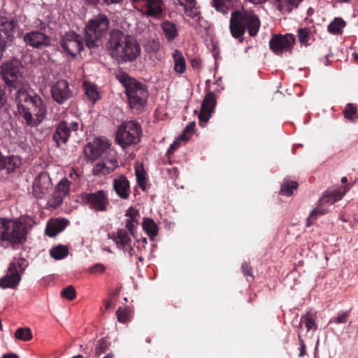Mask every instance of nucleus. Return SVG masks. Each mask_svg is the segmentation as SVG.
Instances as JSON below:
<instances>
[{
    "instance_id": "nucleus-29",
    "label": "nucleus",
    "mask_w": 358,
    "mask_h": 358,
    "mask_svg": "<svg viewBox=\"0 0 358 358\" xmlns=\"http://www.w3.org/2000/svg\"><path fill=\"white\" fill-rule=\"evenodd\" d=\"M3 163L5 165L2 167L6 169L8 172H13L15 169L20 167L22 165V159L19 156L11 155L9 157H4Z\"/></svg>"
},
{
    "instance_id": "nucleus-48",
    "label": "nucleus",
    "mask_w": 358,
    "mask_h": 358,
    "mask_svg": "<svg viewBox=\"0 0 358 358\" xmlns=\"http://www.w3.org/2000/svg\"><path fill=\"white\" fill-rule=\"evenodd\" d=\"M136 176L138 185L143 190H144L146 185V177L144 170L136 169Z\"/></svg>"
},
{
    "instance_id": "nucleus-28",
    "label": "nucleus",
    "mask_w": 358,
    "mask_h": 358,
    "mask_svg": "<svg viewBox=\"0 0 358 358\" xmlns=\"http://www.w3.org/2000/svg\"><path fill=\"white\" fill-rule=\"evenodd\" d=\"M115 169V165L109 166V164L101 160L94 166L92 174L96 176H103L112 173Z\"/></svg>"
},
{
    "instance_id": "nucleus-8",
    "label": "nucleus",
    "mask_w": 358,
    "mask_h": 358,
    "mask_svg": "<svg viewBox=\"0 0 358 358\" xmlns=\"http://www.w3.org/2000/svg\"><path fill=\"white\" fill-rule=\"evenodd\" d=\"M141 126L134 122L128 121L122 123L118 127L115 141L123 149L137 144L141 139Z\"/></svg>"
},
{
    "instance_id": "nucleus-16",
    "label": "nucleus",
    "mask_w": 358,
    "mask_h": 358,
    "mask_svg": "<svg viewBox=\"0 0 358 358\" xmlns=\"http://www.w3.org/2000/svg\"><path fill=\"white\" fill-rule=\"evenodd\" d=\"M52 183L48 173L41 172L34 179L32 194L36 199H42L52 189Z\"/></svg>"
},
{
    "instance_id": "nucleus-15",
    "label": "nucleus",
    "mask_w": 358,
    "mask_h": 358,
    "mask_svg": "<svg viewBox=\"0 0 358 358\" xmlns=\"http://www.w3.org/2000/svg\"><path fill=\"white\" fill-rule=\"evenodd\" d=\"M294 43L295 36L293 34L275 35L269 41V47L275 55H281L283 51L290 50Z\"/></svg>"
},
{
    "instance_id": "nucleus-42",
    "label": "nucleus",
    "mask_w": 358,
    "mask_h": 358,
    "mask_svg": "<svg viewBox=\"0 0 358 358\" xmlns=\"http://www.w3.org/2000/svg\"><path fill=\"white\" fill-rule=\"evenodd\" d=\"M70 184L71 182L66 178H63L57 185L55 189L62 193V195L66 196L69 193Z\"/></svg>"
},
{
    "instance_id": "nucleus-1",
    "label": "nucleus",
    "mask_w": 358,
    "mask_h": 358,
    "mask_svg": "<svg viewBox=\"0 0 358 358\" xmlns=\"http://www.w3.org/2000/svg\"><path fill=\"white\" fill-rule=\"evenodd\" d=\"M105 49L120 64L135 62L141 52V45L135 37L119 29H113L109 32Z\"/></svg>"
},
{
    "instance_id": "nucleus-41",
    "label": "nucleus",
    "mask_w": 358,
    "mask_h": 358,
    "mask_svg": "<svg viewBox=\"0 0 358 358\" xmlns=\"http://www.w3.org/2000/svg\"><path fill=\"white\" fill-rule=\"evenodd\" d=\"M117 320L121 323H126L130 320V310L127 308L120 307L116 311Z\"/></svg>"
},
{
    "instance_id": "nucleus-20",
    "label": "nucleus",
    "mask_w": 358,
    "mask_h": 358,
    "mask_svg": "<svg viewBox=\"0 0 358 358\" xmlns=\"http://www.w3.org/2000/svg\"><path fill=\"white\" fill-rule=\"evenodd\" d=\"M51 96L59 104L66 102L72 96L68 83L64 80H60L54 83L51 87Z\"/></svg>"
},
{
    "instance_id": "nucleus-30",
    "label": "nucleus",
    "mask_w": 358,
    "mask_h": 358,
    "mask_svg": "<svg viewBox=\"0 0 358 358\" xmlns=\"http://www.w3.org/2000/svg\"><path fill=\"white\" fill-rule=\"evenodd\" d=\"M142 227L152 240L158 234V227L152 218L145 217L142 222Z\"/></svg>"
},
{
    "instance_id": "nucleus-56",
    "label": "nucleus",
    "mask_w": 358,
    "mask_h": 358,
    "mask_svg": "<svg viewBox=\"0 0 358 358\" xmlns=\"http://www.w3.org/2000/svg\"><path fill=\"white\" fill-rule=\"evenodd\" d=\"M180 146V143L178 141H174L169 147V148L167 150L166 154L168 155H170L174 152L176 150H177Z\"/></svg>"
},
{
    "instance_id": "nucleus-3",
    "label": "nucleus",
    "mask_w": 358,
    "mask_h": 358,
    "mask_svg": "<svg viewBox=\"0 0 358 358\" xmlns=\"http://www.w3.org/2000/svg\"><path fill=\"white\" fill-rule=\"evenodd\" d=\"M119 82L124 87L129 108L136 113H141L148 103L149 92L145 85L130 77L124 71L116 74Z\"/></svg>"
},
{
    "instance_id": "nucleus-31",
    "label": "nucleus",
    "mask_w": 358,
    "mask_h": 358,
    "mask_svg": "<svg viewBox=\"0 0 358 358\" xmlns=\"http://www.w3.org/2000/svg\"><path fill=\"white\" fill-rule=\"evenodd\" d=\"M176 3L182 6L185 8V13L191 17H194L197 16L199 13L196 8V0H175Z\"/></svg>"
},
{
    "instance_id": "nucleus-10",
    "label": "nucleus",
    "mask_w": 358,
    "mask_h": 358,
    "mask_svg": "<svg viewBox=\"0 0 358 358\" xmlns=\"http://www.w3.org/2000/svg\"><path fill=\"white\" fill-rule=\"evenodd\" d=\"M27 265V261L23 258L14 259L8 266L7 273L0 278V287H16L21 280V273L24 271Z\"/></svg>"
},
{
    "instance_id": "nucleus-61",
    "label": "nucleus",
    "mask_w": 358,
    "mask_h": 358,
    "mask_svg": "<svg viewBox=\"0 0 358 358\" xmlns=\"http://www.w3.org/2000/svg\"><path fill=\"white\" fill-rule=\"evenodd\" d=\"M104 306H105V310H108L110 308V306H111L110 301H104Z\"/></svg>"
},
{
    "instance_id": "nucleus-25",
    "label": "nucleus",
    "mask_w": 358,
    "mask_h": 358,
    "mask_svg": "<svg viewBox=\"0 0 358 358\" xmlns=\"http://www.w3.org/2000/svg\"><path fill=\"white\" fill-rule=\"evenodd\" d=\"M161 28L168 41H173L178 36V31L175 23L164 20L161 24Z\"/></svg>"
},
{
    "instance_id": "nucleus-54",
    "label": "nucleus",
    "mask_w": 358,
    "mask_h": 358,
    "mask_svg": "<svg viewBox=\"0 0 358 358\" xmlns=\"http://www.w3.org/2000/svg\"><path fill=\"white\" fill-rule=\"evenodd\" d=\"M241 268L245 275L252 276V269L248 263L244 262L242 264Z\"/></svg>"
},
{
    "instance_id": "nucleus-35",
    "label": "nucleus",
    "mask_w": 358,
    "mask_h": 358,
    "mask_svg": "<svg viewBox=\"0 0 358 358\" xmlns=\"http://www.w3.org/2000/svg\"><path fill=\"white\" fill-rule=\"evenodd\" d=\"M315 320L316 313L310 311L301 317V322L304 323L308 331L311 329H317V326L315 323Z\"/></svg>"
},
{
    "instance_id": "nucleus-9",
    "label": "nucleus",
    "mask_w": 358,
    "mask_h": 358,
    "mask_svg": "<svg viewBox=\"0 0 358 358\" xmlns=\"http://www.w3.org/2000/svg\"><path fill=\"white\" fill-rule=\"evenodd\" d=\"M346 187L325 192L318 201V206L314 208L307 219V226L311 224L312 220H316L319 215H323L328 212L327 206L341 200L347 192Z\"/></svg>"
},
{
    "instance_id": "nucleus-58",
    "label": "nucleus",
    "mask_w": 358,
    "mask_h": 358,
    "mask_svg": "<svg viewBox=\"0 0 358 358\" xmlns=\"http://www.w3.org/2000/svg\"><path fill=\"white\" fill-rule=\"evenodd\" d=\"M70 178L76 181L79 178V174L76 171V170L73 169L70 173Z\"/></svg>"
},
{
    "instance_id": "nucleus-18",
    "label": "nucleus",
    "mask_w": 358,
    "mask_h": 358,
    "mask_svg": "<svg viewBox=\"0 0 358 358\" xmlns=\"http://www.w3.org/2000/svg\"><path fill=\"white\" fill-rule=\"evenodd\" d=\"M110 144L106 140L96 138L93 143H89L84 148V155L87 160L94 161L109 149Z\"/></svg>"
},
{
    "instance_id": "nucleus-47",
    "label": "nucleus",
    "mask_w": 358,
    "mask_h": 358,
    "mask_svg": "<svg viewBox=\"0 0 358 358\" xmlns=\"http://www.w3.org/2000/svg\"><path fill=\"white\" fill-rule=\"evenodd\" d=\"M350 316V310L343 312L338 314L337 317H332L329 322V324H345L347 322L348 319Z\"/></svg>"
},
{
    "instance_id": "nucleus-63",
    "label": "nucleus",
    "mask_w": 358,
    "mask_h": 358,
    "mask_svg": "<svg viewBox=\"0 0 358 358\" xmlns=\"http://www.w3.org/2000/svg\"><path fill=\"white\" fill-rule=\"evenodd\" d=\"M347 182H348V179H347V178H346V177H343V178H341V182H342V183H346Z\"/></svg>"
},
{
    "instance_id": "nucleus-4",
    "label": "nucleus",
    "mask_w": 358,
    "mask_h": 358,
    "mask_svg": "<svg viewBox=\"0 0 358 358\" xmlns=\"http://www.w3.org/2000/svg\"><path fill=\"white\" fill-rule=\"evenodd\" d=\"M260 27V20L257 15L252 12L246 10H235L231 13L229 30L231 36L238 39L239 42L243 41V36L248 30L250 36H255Z\"/></svg>"
},
{
    "instance_id": "nucleus-57",
    "label": "nucleus",
    "mask_w": 358,
    "mask_h": 358,
    "mask_svg": "<svg viewBox=\"0 0 358 358\" xmlns=\"http://www.w3.org/2000/svg\"><path fill=\"white\" fill-rule=\"evenodd\" d=\"M192 68L199 69L201 67V59L199 58H193L190 60Z\"/></svg>"
},
{
    "instance_id": "nucleus-21",
    "label": "nucleus",
    "mask_w": 358,
    "mask_h": 358,
    "mask_svg": "<svg viewBox=\"0 0 358 358\" xmlns=\"http://www.w3.org/2000/svg\"><path fill=\"white\" fill-rule=\"evenodd\" d=\"M136 9H141L148 15L156 16L162 12L161 0H132Z\"/></svg>"
},
{
    "instance_id": "nucleus-26",
    "label": "nucleus",
    "mask_w": 358,
    "mask_h": 358,
    "mask_svg": "<svg viewBox=\"0 0 358 358\" xmlns=\"http://www.w3.org/2000/svg\"><path fill=\"white\" fill-rule=\"evenodd\" d=\"M172 56L174 61V71L179 74L184 73L186 71V62L181 51L175 50Z\"/></svg>"
},
{
    "instance_id": "nucleus-37",
    "label": "nucleus",
    "mask_w": 358,
    "mask_h": 358,
    "mask_svg": "<svg viewBox=\"0 0 358 358\" xmlns=\"http://www.w3.org/2000/svg\"><path fill=\"white\" fill-rule=\"evenodd\" d=\"M345 26V22L339 17H336L329 24L328 31L333 34H341L343 28Z\"/></svg>"
},
{
    "instance_id": "nucleus-6",
    "label": "nucleus",
    "mask_w": 358,
    "mask_h": 358,
    "mask_svg": "<svg viewBox=\"0 0 358 358\" xmlns=\"http://www.w3.org/2000/svg\"><path fill=\"white\" fill-rule=\"evenodd\" d=\"M1 76L5 82L6 90L10 95L24 89H29V85L23 76V66L17 59H13L1 66Z\"/></svg>"
},
{
    "instance_id": "nucleus-13",
    "label": "nucleus",
    "mask_w": 358,
    "mask_h": 358,
    "mask_svg": "<svg viewBox=\"0 0 358 358\" xmlns=\"http://www.w3.org/2000/svg\"><path fill=\"white\" fill-rule=\"evenodd\" d=\"M79 129V122L76 121L69 122L63 120L55 126V130L52 134V141L57 148L65 145L72 131H77Z\"/></svg>"
},
{
    "instance_id": "nucleus-7",
    "label": "nucleus",
    "mask_w": 358,
    "mask_h": 358,
    "mask_svg": "<svg viewBox=\"0 0 358 358\" xmlns=\"http://www.w3.org/2000/svg\"><path fill=\"white\" fill-rule=\"evenodd\" d=\"M110 21L105 15H99L90 20L85 26V43L87 48L92 50L99 48L103 43L109 29Z\"/></svg>"
},
{
    "instance_id": "nucleus-19",
    "label": "nucleus",
    "mask_w": 358,
    "mask_h": 358,
    "mask_svg": "<svg viewBox=\"0 0 358 358\" xmlns=\"http://www.w3.org/2000/svg\"><path fill=\"white\" fill-rule=\"evenodd\" d=\"M216 105V98L213 92H208L201 104L200 113L199 115V124L204 127L211 117L214 108Z\"/></svg>"
},
{
    "instance_id": "nucleus-40",
    "label": "nucleus",
    "mask_w": 358,
    "mask_h": 358,
    "mask_svg": "<svg viewBox=\"0 0 358 358\" xmlns=\"http://www.w3.org/2000/svg\"><path fill=\"white\" fill-rule=\"evenodd\" d=\"M104 153L105 155L101 160L105 163L109 164V166L115 165V168L116 169L118 166V163L115 152L109 148Z\"/></svg>"
},
{
    "instance_id": "nucleus-44",
    "label": "nucleus",
    "mask_w": 358,
    "mask_h": 358,
    "mask_svg": "<svg viewBox=\"0 0 358 358\" xmlns=\"http://www.w3.org/2000/svg\"><path fill=\"white\" fill-rule=\"evenodd\" d=\"M310 31L308 28H300L298 29V38L301 44L307 45L310 39Z\"/></svg>"
},
{
    "instance_id": "nucleus-52",
    "label": "nucleus",
    "mask_w": 358,
    "mask_h": 358,
    "mask_svg": "<svg viewBox=\"0 0 358 358\" xmlns=\"http://www.w3.org/2000/svg\"><path fill=\"white\" fill-rule=\"evenodd\" d=\"M298 339H299V357H303L306 353V344H305V342L303 341V339L302 338V336L301 335L300 333L298 334Z\"/></svg>"
},
{
    "instance_id": "nucleus-43",
    "label": "nucleus",
    "mask_w": 358,
    "mask_h": 358,
    "mask_svg": "<svg viewBox=\"0 0 358 358\" xmlns=\"http://www.w3.org/2000/svg\"><path fill=\"white\" fill-rule=\"evenodd\" d=\"M64 197V195H62V193L55 189L52 194L51 200L49 201L50 205L53 208L59 206L62 203Z\"/></svg>"
},
{
    "instance_id": "nucleus-27",
    "label": "nucleus",
    "mask_w": 358,
    "mask_h": 358,
    "mask_svg": "<svg viewBox=\"0 0 358 358\" xmlns=\"http://www.w3.org/2000/svg\"><path fill=\"white\" fill-rule=\"evenodd\" d=\"M278 9L282 13H290L302 0H275Z\"/></svg>"
},
{
    "instance_id": "nucleus-33",
    "label": "nucleus",
    "mask_w": 358,
    "mask_h": 358,
    "mask_svg": "<svg viewBox=\"0 0 358 358\" xmlns=\"http://www.w3.org/2000/svg\"><path fill=\"white\" fill-rule=\"evenodd\" d=\"M345 118L352 122H355L358 119V109L355 104L348 103L343 111Z\"/></svg>"
},
{
    "instance_id": "nucleus-12",
    "label": "nucleus",
    "mask_w": 358,
    "mask_h": 358,
    "mask_svg": "<svg viewBox=\"0 0 358 358\" xmlns=\"http://www.w3.org/2000/svg\"><path fill=\"white\" fill-rule=\"evenodd\" d=\"M17 26V20L5 17H0V59L8 46L11 45Z\"/></svg>"
},
{
    "instance_id": "nucleus-60",
    "label": "nucleus",
    "mask_w": 358,
    "mask_h": 358,
    "mask_svg": "<svg viewBox=\"0 0 358 358\" xmlns=\"http://www.w3.org/2000/svg\"><path fill=\"white\" fill-rule=\"evenodd\" d=\"M103 1L107 4H110V3H120L122 0H103Z\"/></svg>"
},
{
    "instance_id": "nucleus-55",
    "label": "nucleus",
    "mask_w": 358,
    "mask_h": 358,
    "mask_svg": "<svg viewBox=\"0 0 358 358\" xmlns=\"http://www.w3.org/2000/svg\"><path fill=\"white\" fill-rule=\"evenodd\" d=\"M213 6L215 8L216 10L220 12L223 14H226V7H223V6H220L219 3V0H213Z\"/></svg>"
},
{
    "instance_id": "nucleus-38",
    "label": "nucleus",
    "mask_w": 358,
    "mask_h": 358,
    "mask_svg": "<svg viewBox=\"0 0 358 358\" xmlns=\"http://www.w3.org/2000/svg\"><path fill=\"white\" fill-rule=\"evenodd\" d=\"M15 338L23 341H29L32 338V332L29 327H20L15 333Z\"/></svg>"
},
{
    "instance_id": "nucleus-51",
    "label": "nucleus",
    "mask_w": 358,
    "mask_h": 358,
    "mask_svg": "<svg viewBox=\"0 0 358 358\" xmlns=\"http://www.w3.org/2000/svg\"><path fill=\"white\" fill-rule=\"evenodd\" d=\"M138 225V222H135L129 220H126L125 227L127 230L129 232V234L133 236H135V231Z\"/></svg>"
},
{
    "instance_id": "nucleus-62",
    "label": "nucleus",
    "mask_w": 358,
    "mask_h": 358,
    "mask_svg": "<svg viewBox=\"0 0 358 358\" xmlns=\"http://www.w3.org/2000/svg\"><path fill=\"white\" fill-rule=\"evenodd\" d=\"M87 1L92 5H96L99 0H87Z\"/></svg>"
},
{
    "instance_id": "nucleus-17",
    "label": "nucleus",
    "mask_w": 358,
    "mask_h": 358,
    "mask_svg": "<svg viewBox=\"0 0 358 358\" xmlns=\"http://www.w3.org/2000/svg\"><path fill=\"white\" fill-rule=\"evenodd\" d=\"M23 39L27 45L36 49H43L51 43L50 37L41 30L26 33Z\"/></svg>"
},
{
    "instance_id": "nucleus-14",
    "label": "nucleus",
    "mask_w": 358,
    "mask_h": 358,
    "mask_svg": "<svg viewBox=\"0 0 358 358\" xmlns=\"http://www.w3.org/2000/svg\"><path fill=\"white\" fill-rule=\"evenodd\" d=\"M60 46L66 54L76 57L84 48L83 38L74 31L67 32L61 38Z\"/></svg>"
},
{
    "instance_id": "nucleus-46",
    "label": "nucleus",
    "mask_w": 358,
    "mask_h": 358,
    "mask_svg": "<svg viewBox=\"0 0 358 358\" xmlns=\"http://www.w3.org/2000/svg\"><path fill=\"white\" fill-rule=\"evenodd\" d=\"M195 125V122L189 123L184 129L182 135L180 136V139L183 141L188 140L194 132Z\"/></svg>"
},
{
    "instance_id": "nucleus-2",
    "label": "nucleus",
    "mask_w": 358,
    "mask_h": 358,
    "mask_svg": "<svg viewBox=\"0 0 358 358\" xmlns=\"http://www.w3.org/2000/svg\"><path fill=\"white\" fill-rule=\"evenodd\" d=\"M11 96L16 103L19 117L26 126L36 127L42 123L47 115V107L40 96L24 89Z\"/></svg>"
},
{
    "instance_id": "nucleus-24",
    "label": "nucleus",
    "mask_w": 358,
    "mask_h": 358,
    "mask_svg": "<svg viewBox=\"0 0 358 358\" xmlns=\"http://www.w3.org/2000/svg\"><path fill=\"white\" fill-rule=\"evenodd\" d=\"M67 222H68L65 220H56L49 222L45 228V234L49 237L55 236L65 229L67 225Z\"/></svg>"
},
{
    "instance_id": "nucleus-22",
    "label": "nucleus",
    "mask_w": 358,
    "mask_h": 358,
    "mask_svg": "<svg viewBox=\"0 0 358 358\" xmlns=\"http://www.w3.org/2000/svg\"><path fill=\"white\" fill-rule=\"evenodd\" d=\"M113 189L122 199H127L131 194L130 182L124 175L113 179Z\"/></svg>"
},
{
    "instance_id": "nucleus-39",
    "label": "nucleus",
    "mask_w": 358,
    "mask_h": 358,
    "mask_svg": "<svg viewBox=\"0 0 358 358\" xmlns=\"http://www.w3.org/2000/svg\"><path fill=\"white\" fill-rule=\"evenodd\" d=\"M110 346V342L106 338H102L98 341L95 348V356L99 357L101 354L106 352Z\"/></svg>"
},
{
    "instance_id": "nucleus-64",
    "label": "nucleus",
    "mask_w": 358,
    "mask_h": 358,
    "mask_svg": "<svg viewBox=\"0 0 358 358\" xmlns=\"http://www.w3.org/2000/svg\"><path fill=\"white\" fill-rule=\"evenodd\" d=\"M141 241H142V243H143V245L147 244V243H148V242H147V239H146V238H143L141 240Z\"/></svg>"
},
{
    "instance_id": "nucleus-59",
    "label": "nucleus",
    "mask_w": 358,
    "mask_h": 358,
    "mask_svg": "<svg viewBox=\"0 0 358 358\" xmlns=\"http://www.w3.org/2000/svg\"><path fill=\"white\" fill-rule=\"evenodd\" d=\"M1 358H19L16 355L14 354H5Z\"/></svg>"
},
{
    "instance_id": "nucleus-36",
    "label": "nucleus",
    "mask_w": 358,
    "mask_h": 358,
    "mask_svg": "<svg viewBox=\"0 0 358 358\" xmlns=\"http://www.w3.org/2000/svg\"><path fill=\"white\" fill-rule=\"evenodd\" d=\"M299 184L296 181L285 180L281 185L280 194L284 196H289L292 194L293 190L296 189Z\"/></svg>"
},
{
    "instance_id": "nucleus-11",
    "label": "nucleus",
    "mask_w": 358,
    "mask_h": 358,
    "mask_svg": "<svg viewBox=\"0 0 358 358\" xmlns=\"http://www.w3.org/2000/svg\"><path fill=\"white\" fill-rule=\"evenodd\" d=\"M81 199L85 205L95 211H106L110 205L107 192L102 189L92 193H83Z\"/></svg>"
},
{
    "instance_id": "nucleus-49",
    "label": "nucleus",
    "mask_w": 358,
    "mask_h": 358,
    "mask_svg": "<svg viewBox=\"0 0 358 358\" xmlns=\"http://www.w3.org/2000/svg\"><path fill=\"white\" fill-rule=\"evenodd\" d=\"M125 216L128 217L127 220L138 222L140 217L139 212L133 207L129 208L125 213Z\"/></svg>"
},
{
    "instance_id": "nucleus-34",
    "label": "nucleus",
    "mask_w": 358,
    "mask_h": 358,
    "mask_svg": "<svg viewBox=\"0 0 358 358\" xmlns=\"http://www.w3.org/2000/svg\"><path fill=\"white\" fill-rule=\"evenodd\" d=\"M83 86L85 90L86 96L92 101V103L100 99L99 93L97 91V87L95 85L85 82Z\"/></svg>"
},
{
    "instance_id": "nucleus-5",
    "label": "nucleus",
    "mask_w": 358,
    "mask_h": 358,
    "mask_svg": "<svg viewBox=\"0 0 358 358\" xmlns=\"http://www.w3.org/2000/svg\"><path fill=\"white\" fill-rule=\"evenodd\" d=\"M29 223L20 218L0 219V240L7 241L13 249L18 248L27 241Z\"/></svg>"
},
{
    "instance_id": "nucleus-45",
    "label": "nucleus",
    "mask_w": 358,
    "mask_h": 358,
    "mask_svg": "<svg viewBox=\"0 0 358 358\" xmlns=\"http://www.w3.org/2000/svg\"><path fill=\"white\" fill-rule=\"evenodd\" d=\"M61 296L69 301L73 300L76 296V292L73 286L69 285L61 291Z\"/></svg>"
},
{
    "instance_id": "nucleus-53",
    "label": "nucleus",
    "mask_w": 358,
    "mask_h": 358,
    "mask_svg": "<svg viewBox=\"0 0 358 358\" xmlns=\"http://www.w3.org/2000/svg\"><path fill=\"white\" fill-rule=\"evenodd\" d=\"M237 0H219L220 6L226 7V13L229 9L234 6V3H236Z\"/></svg>"
},
{
    "instance_id": "nucleus-32",
    "label": "nucleus",
    "mask_w": 358,
    "mask_h": 358,
    "mask_svg": "<svg viewBox=\"0 0 358 358\" xmlns=\"http://www.w3.org/2000/svg\"><path fill=\"white\" fill-rule=\"evenodd\" d=\"M69 255V248L66 245H59L50 250V255L56 260L62 259Z\"/></svg>"
},
{
    "instance_id": "nucleus-23",
    "label": "nucleus",
    "mask_w": 358,
    "mask_h": 358,
    "mask_svg": "<svg viewBox=\"0 0 358 358\" xmlns=\"http://www.w3.org/2000/svg\"><path fill=\"white\" fill-rule=\"evenodd\" d=\"M113 239L115 242L118 248L127 250L131 255V251L133 250L131 247V240L128 232L125 229H118L117 234L113 236Z\"/></svg>"
},
{
    "instance_id": "nucleus-50",
    "label": "nucleus",
    "mask_w": 358,
    "mask_h": 358,
    "mask_svg": "<svg viewBox=\"0 0 358 358\" xmlns=\"http://www.w3.org/2000/svg\"><path fill=\"white\" fill-rule=\"evenodd\" d=\"M105 271V266L101 263H96L88 268L90 274L103 273Z\"/></svg>"
}]
</instances>
